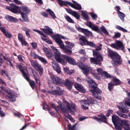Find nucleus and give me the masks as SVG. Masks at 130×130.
Listing matches in <instances>:
<instances>
[{
  "label": "nucleus",
  "mask_w": 130,
  "mask_h": 130,
  "mask_svg": "<svg viewBox=\"0 0 130 130\" xmlns=\"http://www.w3.org/2000/svg\"><path fill=\"white\" fill-rule=\"evenodd\" d=\"M50 47L54 53V57L57 61L64 65H66V62L64 60L61 58L62 57L70 64L73 65L76 64L75 61L72 57L66 55L61 54L60 50L53 46H51Z\"/></svg>",
  "instance_id": "nucleus-1"
},
{
  "label": "nucleus",
  "mask_w": 130,
  "mask_h": 130,
  "mask_svg": "<svg viewBox=\"0 0 130 130\" xmlns=\"http://www.w3.org/2000/svg\"><path fill=\"white\" fill-rule=\"evenodd\" d=\"M78 66L82 70L83 73L86 76V81L89 84V86L92 88H95V86L96 85V84L90 77L87 76L88 74L89 73L95 76V74H93V71H92V69L90 67L84 64L80 63Z\"/></svg>",
  "instance_id": "nucleus-2"
},
{
  "label": "nucleus",
  "mask_w": 130,
  "mask_h": 130,
  "mask_svg": "<svg viewBox=\"0 0 130 130\" xmlns=\"http://www.w3.org/2000/svg\"><path fill=\"white\" fill-rule=\"evenodd\" d=\"M108 56L112 59V63L115 65L121 64L122 61L120 56L117 53L112 51L108 52Z\"/></svg>",
  "instance_id": "nucleus-3"
},
{
  "label": "nucleus",
  "mask_w": 130,
  "mask_h": 130,
  "mask_svg": "<svg viewBox=\"0 0 130 130\" xmlns=\"http://www.w3.org/2000/svg\"><path fill=\"white\" fill-rule=\"evenodd\" d=\"M61 38L65 40L68 39L60 34H56L54 36V39L56 42L58 44L59 47L63 50L66 46L64 45Z\"/></svg>",
  "instance_id": "nucleus-4"
},
{
  "label": "nucleus",
  "mask_w": 130,
  "mask_h": 130,
  "mask_svg": "<svg viewBox=\"0 0 130 130\" xmlns=\"http://www.w3.org/2000/svg\"><path fill=\"white\" fill-rule=\"evenodd\" d=\"M96 101L91 99L90 100H82L80 101L81 104V108L84 109H88V107L85 106H89L91 104L95 103Z\"/></svg>",
  "instance_id": "nucleus-5"
},
{
  "label": "nucleus",
  "mask_w": 130,
  "mask_h": 130,
  "mask_svg": "<svg viewBox=\"0 0 130 130\" xmlns=\"http://www.w3.org/2000/svg\"><path fill=\"white\" fill-rule=\"evenodd\" d=\"M0 88L3 90L7 93L10 96H9V98L11 101H15V96H18V94L14 93L13 91H11L10 90H7L3 87H1Z\"/></svg>",
  "instance_id": "nucleus-6"
},
{
  "label": "nucleus",
  "mask_w": 130,
  "mask_h": 130,
  "mask_svg": "<svg viewBox=\"0 0 130 130\" xmlns=\"http://www.w3.org/2000/svg\"><path fill=\"white\" fill-rule=\"evenodd\" d=\"M51 78L53 83L61 86H63L64 84V81L63 79L57 76L51 75Z\"/></svg>",
  "instance_id": "nucleus-7"
},
{
  "label": "nucleus",
  "mask_w": 130,
  "mask_h": 130,
  "mask_svg": "<svg viewBox=\"0 0 130 130\" xmlns=\"http://www.w3.org/2000/svg\"><path fill=\"white\" fill-rule=\"evenodd\" d=\"M110 46L112 47L117 50L121 49L123 50L124 48L122 42L118 40H116L115 43L111 44Z\"/></svg>",
  "instance_id": "nucleus-8"
},
{
  "label": "nucleus",
  "mask_w": 130,
  "mask_h": 130,
  "mask_svg": "<svg viewBox=\"0 0 130 130\" xmlns=\"http://www.w3.org/2000/svg\"><path fill=\"white\" fill-rule=\"evenodd\" d=\"M59 106L56 107L55 105L53 103L51 104L52 106L55 108L56 111L58 112V110L60 112L63 111L65 112H67V110L65 107V106L62 105L61 102L59 101L58 102Z\"/></svg>",
  "instance_id": "nucleus-9"
},
{
  "label": "nucleus",
  "mask_w": 130,
  "mask_h": 130,
  "mask_svg": "<svg viewBox=\"0 0 130 130\" xmlns=\"http://www.w3.org/2000/svg\"><path fill=\"white\" fill-rule=\"evenodd\" d=\"M65 104L67 108L70 111L72 114H74V112L75 110V104L74 103L69 104L66 102Z\"/></svg>",
  "instance_id": "nucleus-10"
},
{
  "label": "nucleus",
  "mask_w": 130,
  "mask_h": 130,
  "mask_svg": "<svg viewBox=\"0 0 130 130\" xmlns=\"http://www.w3.org/2000/svg\"><path fill=\"white\" fill-rule=\"evenodd\" d=\"M76 29L79 31L83 32L87 36L93 37L92 33L87 29H84L79 27H77Z\"/></svg>",
  "instance_id": "nucleus-11"
},
{
  "label": "nucleus",
  "mask_w": 130,
  "mask_h": 130,
  "mask_svg": "<svg viewBox=\"0 0 130 130\" xmlns=\"http://www.w3.org/2000/svg\"><path fill=\"white\" fill-rule=\"evenodd\" d=\"M117 107L120 110L125 113H127L128 112V110L126 107L125 104L123 103H119V105L117 106Z\"/></svg>",
  "instance_id": "nucleus-12"
},
{
  "label": "nucleus",
  "mask_w": 130,
  "mask_h": 130,
  "mask_svg": "<svg viewBox=\"0 0 130 130\" xmlns=\"http://www.w3.org/2000/svg\"><path fill=\"white\" fill-rule=\"evenodd\" d=\"M52 66L53 68L59 74L61 72L60 69L59 64L55 61H53L52 62Z\"/></svg>",
  "instance_id": "nucleus-13"
},
{
  "label": "nucleus",
  "mask_w": 130,
  "mask_h": 130,
  "mask_svg": "<svg viewBox=\"0 0 130 130\" xmlns=\"http://www.w3.org/2000/svg\"><path fill=\"white\" fill-rule=\"evenodd\" d=\"M73 2L77 6H75L74 4H72L71 2H67L66 1V3L69 6H71L72 8L76 10H80L82 9V7L79 4H78L76 2L74 1H73Z\"/></svg>",
  "instance_id": "nucleus-14"
},
{
  "label": "nucleus",
  "mask_w": 130,
  "mask_h": 130,
  "mask_svg": "<svg viewBox=\"0 0 130 130\" xmlns=\"http://www.w3.org/2000/svg\"><path fill=\"white\" fill-rule=\"evenodd\" d=\"M11 12L15 13H20L21 12L20 7L16 6L14 4H12Z\"/></svg>",
  "instance_id": "nucleus-15"
},
{
  "label": "nucleus",
  "mask_w": 130,
  "mask_h": 130,
  "mask_svg": "<svg viewBox=\"0 0 130 130\" xmlns=\"http://www.w3.org/2000/svg\"><path fill=\"white\" fill-rule=\"evenodd\" d=\"M112 122L114 125L119 124L121 120L119 117L116 115H113L112 117Z\"/></svg>",
  "instance_id": "nucleus-16"
},
{
  "label": "nucleus",
  "mask_w": 130,
  "mask_h": 130,
  "mask_svg": "<svg viewBox=\"0 0 130 130\" xmlns=\"http://www.w3.org/2000/svg\"><path fill=\"white\" fill-rule=\"evenodd\" d=\"M93 55L96 58L97 61H101L102 60L103 58L100 53L94 50L93 51Z\"/></svg>",
  "instance_id": "nucleus-17"
},
{
  "label": "nucleus",
  "mask_w": 130,
  "mask_h": 130,
  "mask_svg": "<svg viewBox=\"0 0 130 130\" xmlns=\"http://www.w3.org/2000/svg\"><path fill=\"white\" fill-rule=\"evenodd\" d=\"M45 29L41 28L40 29L46 35H50L52 34L53 31L51 28L47 26H45Z\"/></svg>",
  "instance_id": "nucleus-18"
},
{
  "label": "nucleus",
  "mask_w": 130,
  "mask_h": 130,
  "mask_svg": "<svg viewBox=\"0 0 130 130\" xmlns=\"http://www.w3.org/2000/svg\"><path fill=\"white\" fill-rule=\"evenodd\" d=\"M21 12L23 13L26 14H28L30 12V10L28 7L26 6H22L20 7Z\"/></svg>",
  "instance_id": "nucleus-19"
},
{
  "label": "nucleus",
  "mask_w": 130,
  "mask_h": 130,
  "mask_svg": "<svg viewBox=\"0 0 130 130\" xmlns=\"http://www.w3.org/2000/svg\"><path fill=\"white\" fill-rule=\"evenodd\" d=\"M79 42L80 45L82 46L85 45L87 44L88 40L85 37L82 36L79 39Z\"/></svg>",
  "instance_id": "nucleus-20"
},
{
  "label": "nucleus",
  "mask_w": 130,
  "mask_h": 130,
  "mask_svg": "<svg viewBox=\"0 0 130 130\" xmlns=\"http://www.w3.org/2000/svg\"><path fill=\"white\" fill-rule=\"evenodd\" d=\"M74 86L75 88L79 91L83 93L85 92V90L81 85L78 84H75L74 85Z\"/></svg>",
  "instance_id": "nucleus-21"
},
{
  "label": "nucleus",
  "mask_w": 130,
  "mask_h": 130,
  "mask_svg": "<svg viewBox=\"0 0 130 130\" xmlns=\"http://www.w3.org/2000/svg\"><path fill=\"white\" fill-rule=\"evenodd\" d=\"M17 66L20 69L21 71L22 72L23 74L25 77V78L28 81L29 80V78L28 77L26 76V74L24 70L22 69L23 68L24 69V68L22 66V64H21L20 65H17Z\"/></svg>",
  "instance_id": "nucleus-22"
},
{
  "label": "nucleus",
  "mask_w": 130,
  "mask_h": 130,
  "mask_svg": "<svg viewBox=\"0 0 130 130\" xmlns=\"http://www.w3.org/2000/svg\"><path fill=\"white\" fill-rule=\"evenodd\" d=\"M5 18L7 20H9L11 22L16 23L18 21V19L16 18L12 17H11L10 16H6Z\"/></svg>",
  "instance_id": "nucleus-23"
},
{
  "label": "nucleus",
  "mask_w": 130,
  "mask_h": 130,
  "mask_svg": "<svg viewBox=\"0 0 130 130\" xmlns=\"http://www.w3.org/2000/svg\"><path fill=\"white\" fill-rule=\"evenodd\" d=\"M57 90L54 91H49V93L52 94H58L59 95H60L62 93V92L61 90L59 88H58Z\"/></svg>",
  "instance_id": "nucleus-24"
},
{
  "label": "nucleus",
  "mask_w": 130,
  "mask_h": 130,
  "mask_svg": "<svg viewBox=\"0 0 130 130\" xmlns=\"http://www.w3.org/2000/svg\"><path fill=\"white\" fill-rule=\"evenodd\" d=\"M20 13L22 18L24 21L27 22H29V19L27 15V14L24 13Z\"/></svg>",
  "instance_id": "nucleus-25"
},
{
  "label": "nucleus",
  "mask_w": 130,
  "mask_h": 130,
  "mask_svg": "<svg viewBox=\"0 0 130 130\" xmlns=\"http://www.w3.org/2000/svg\"><path fill=\"white\" fill-rule=\"evenodd\" d=\"M120 123L121 126L123 127L125 126H126L130 125V122L126 120H121Z\"/></svg>",
  "instance_id": "nucleus-26"
},
{
  "label": "nucleus",
  "mask_w": 130,
  "mask_h": 130,
  "mask_svg": "<svg viewBox=\"0 0 130 130\" xmlns=\"http://www.w3.org/2000/svg\"><path fill=\"white\" fill-rule=\"evenodd\" d=\"M35 69L38 71L41 74L43 71V69L41 67V66L38 63L34 68Z\"/></svg>",
  "instance_id": "nucleus-27"
},
{
  "label": "nucleus",
  "mask_w": 130,
  "mask_h": 130,
  "mask_svg": "<svg viewBox=\"0 0 130 130\" xmlns=\"http://www.w3.org/2000/svg\"><path fill=\"white\" fill-rule=\"evenodd\" d=\"M64 85L66 86L69 89H71L72 87V83L68 80H67L65 82L64 81Z\"/></svg>",
  "instance_id": "nucleus-28"
},
{
  "label": "nucleus",
  "mask_w": 130,
  "mask_h": 130,
  "mask_svg": "<svg viewBox=\"0 0 130 130\" xmlns=\"http://www.w3.org/2000/svg\"><path fill=\"white\" fill-rule=\"evenodd\" d=\"M111 82L112 83L113 85H117L120 84V81L118 79L113 78Z\"/></svg>",
  "instance_id": "nucleus-29"
},
{
  "label": "nucleus",
  "mask_w": 130,
  "mask_h": 130,
  "mask_svg": "<svg viewBox=\"0 0 130 130\" xmlns=\"http://www.w3.org/2000/svg\"><path fill=\"white\" fill-rule=\"evenodd\" d=\"M65 43L66 44V46L69 48H72L74 46V43H72L69 41H66Z\"/></svg>",
  "instance_id": "nucleus-30"
},
{
  "label": "nucleus",
  "mask_w": 130,
  "mask_h": 130,
  "mask_svg": "<svg viewBox=\"0 0 130 130\" xmlns=\"http://www.w3.org/2000/svg\"><path fill=\"white\" fill-rule=\"evenodd\" d=\"M91 28L92 30L95 31H97L99 32H101V31L99 29L98 27L97 26L95 25L94 24L92 25V26Z\"/></svg>",
  "instance_id": "nucleus-31"
},
{
  "label": "nucleus",
  "mask_w": 130,
  "mask_h": 130,
  "mask_svg": "<svg viewBox=\"0 0 130 130\" xmlns=\"http://www.w3.org/2000/svg\"><path fill=\"white\" fill-rule=\"evenodd\" d=\"M72 15L75 17L76 19H78L80 18V15L77 12L73 11Z\"/></svg>",
  "instance_id": "nucleus-32"
},
{
  "label": "nucleus",
  "mask_w": 130,
  "mask_h": 130,
  "mask_svg": "<svg viewBox=\"0 0 130 130\" xmlns=\"http://www.w3.org/2000/svg\"><path fill=\"white\" fill-rule=\"evenodd\" d=\"M118 14L120 19L122 21H123L124 18L125 16L124 14L119 11H118Z\"/></svg>",
  "instance_id": "nucleus-33"
},
{
  "label": "nucleus",
  "mask_w": 130,
  "mask_h": 130,
  "mask_svg": "<svg viewBox=\"0 0 130 130\" xmlns=\"http://www.w3.org/2000/svg\"><path fill=\"white\" fill-rule=\"evenodd\" d=\"M81 12L82 14V15L85 19L88 20L89 19V18L87 15L86 12L85 11H81Z\"/></svg>",
  "instance_id": "nucleus-34"
},
{
  "label": "nucleus",
  "mask_w": 130,
  "mask_h": 130,
  "mask_svg": "<svg viewBox=\"0 0 130 130\" xmlns=\"http://www.w3.org/2000/svg\"><path fill=\"white\" fill-rule=\"evenodd\" d=\"M65 18L66 20L68 22L72 23H74V21L68 16H65Z\"/></svg>",
  "instance_id": "nucleus-35"
},
{
  "label": "nucleus",
  "mask_w": 130,
  "mask_h": 130,
  "mask_svg": "<svg viewBox=\"0 0 130 130\" xmlns=\"http://www.w3.org/2000/svg\"><path fill=\"white\" fill-rule=\"evenodd\" d=\"M110 75L106 72H103L102 73L101 76L102 78L105 79L110 77Z\"/></svg>",
  "instance_id": "nucleus-36"
},
{
  "label": "nucleus",
  "mask_w": 130,
  "mask_h": 130,
  "mask_svg": "<svg viewBox=\"0 0 130 130\" xmlns=\"http://www.w3.org/2000/svg\"><path fill=\"white\" fill-rule=\"evenodd\" d=\"M90 61L91 63H93L94 64H99V65H100L101 64V63H98V62L96 59H95L93 58H90Z\"/></svg>",
  "instance_id": "nucleus-37"
},
{
  "label": "nucleus",
  "mask_w": 130,
  "mask_h": 130,
  "mask_svg": "<svg viewBox=\"0 0 130 130\" xmlns=\"http://www.w3.org/2000/svg\"><path fill=\"white\" fill-rule=\"evenodd\" d=\"M96 85H95V88H93L94 90V91H92V93L94 92L96 94H99L101 93L102 91L100 89L98 88H97L96 87Z\"/></svg>",
  "instance_id": "nucleus-38"
},
{
  "label": "nucleus",
  "mask_w": 130,
  "mask_h": 130,
  "mask_svg": "<svg viewBox=\"0 0 130 130\" xmlns=\"http://www.w3.org/2000/svg\"><path fill=\"white\" fill-rule=\"evenodd\" d=\"M63 70L65 72L67 73V74H71L74 72L73 70H72L71 71H70L67 68H64L63 69Z\"/></svg>",
  "instance_id": "nucleus-39"
},
{
  "label": "nucleus",
  "mask_w": 130,
  "mask_h": 130,
  "mask_svg": "<svg viewBox=\"0 0 130 130\" xmlns=\"http://www.w3.org/2000/svg\"><path fill=\"white\" fill-rule=\"evenodd\" d=\"M98 116L101 118L102 121L105 123H107V120L106 117L103 114L98 115Z\"/></svg>",
  "instance_id": "nucleus-40"
},
{
  "label": "nucleus",
  "mask_w": 130,
  "mask_h": 130,
  "mask_svg": "<svg viewBox=\"0 0 130 130\" xmlns=\"http://www.w3.org/2000/svg\"><path fill=\"white\" fill-rule=\"evenodd\" d=\"M64 52L68 54L71 55L72 53L71 50L67 48L66 47L63 50Z\"/></svg>",
  "instance_id": "nucleus-41"
},
{
  "label": "nucleus",
  "mask_w": 130,
  "mask_h": 130,
  "mask_svg": "<svg viewBox=\"0 0 130 130\" xmlns=\"http://www.w3.org/2000/svg\"><path fill=\"white\" fill-rule=\"evenodd\" d=\"M87 45H88L93 47H96V45L95 43H94L93 42H90L88 41H87Z\"/></svg>",
  "instance_id": "nucleus-42"
},
{
  "label": "nucleus",
  "mask_w": 130,
  "mask_h": 130,
  "mask_svg": "<svg viewBox=\"0 0 130 130\" xmlns=\"http://www.w3.org/2000/svg\"><path fill=\"white\" fill-rule=\"evenodd\" d=\"M18 40L20 42L25 39L21 33L18 34Z\"/></svg>",
  "instance_id": "nucleus-43"
},
{
  "label": "nucleus",
  "mask_w": 130,
  "mask_h": 130,
  "mask_svg": "<svg viewBox=\"0 0 130 130\" xmlns=\"http://www.w3.org/2000/svg\"><path fill=\"white\" fill-rule=\"evenodd\" d=\"M116 28L120 30H121L124 32H127V30L126 29L122 28V27L118 26L117 25L116 26Z\"/></svg>",
  "instance_id": "nucleus-44"
},
{
  "label": "nucleus",
  "mask_w": 130,
  "mask_h": 130,
  "mask_svg": "<svg viewBox=\"0 0 130 130\" xmlns=\"http://www.w3.org/2000/svg\"><path fill=\"white\" fill-rule=\"evenodd\" d=\"M93 94L94 97L98 100H101V96L98 94H96L94 92H93Z\"/></svg>",
  "instance_id": "nucleus-45"
},
{
  "label": "nucleus",
  "mask_w": 130,
  "mask_h": 130,
  "mask_svg": "<svg viewBox=\"0 0 130 130\" xmlns=\"http://www.w3.org/2000/svg\"><path fill=\"white\" fill-rule=\"evenodd\" d=\"M38 59L42 62L45 63H47V61L46 60L45 58L43 57L39 56V57H38Z\"/></svg>",
  "instance_id": "nucleus-46"
},
{
  "label": "nucleus",
  "mask_w": 130,
  "mask_h": 130,
  "mask_svg": "<svg viewBox=\"0 0 130 130\" xmlns=\"http://www.w3.org/2000/svg\"><path fill=\"white\" fill-rule=\"evenodd\" d=\"M30 55L31 56L33 57L34 59H37L38 58V57H39V56L37 55L34 52H31L30 53Z\"/></svg>",
  "instance_id": "nucleus-47"
},
{
  "label": "nucleus",
  "mask_w": 130,
  "mask_h": 130,
  "mask_svg": "<svg viewBox=\"0 0 130 130\" xmlns=\"http://www.w3.org/2000/svg\"><path fill=\"white\" fill-rule=\"evenodd\" d=\"M115 85H113L112 83L111 82L108 83V89L109 90L111 91L113 86Z\"/></svg>",
  "instance_id": "nucleus-48"
},
{
  "label": "nucleus",
  "mask_w": 130,
  "mask_h": 130,
  "mask_svg": "<svg viewBox=\"0 0 130 130\" xmlns=\"http://www.w3.org/2000/svg\"><path fill=\"white\" fill-rule=\"evenodd\" d=\"M101 30L102 31L104 32L106 35H108V34L106 29L104 27H102L100 28Z\"/></svg>",
  "instance_id": "nucleus-49"
},
{
  "label": "nucleus",
  "mask_w": 130,
  "mask_h": 130,
  "mask_svg": "<svg viewBox=\"0 0 130 130\" xmlns=\"http://www.w3.org/2000/svg\"><path fill=\"white\" fill-rule=\"evenodd\" d=\"M31 65L34 68L38 63L35 60L31 61Z\"/></svg>",
  "instance_id": "nucleus-50"
},
{
  "label": "nucleus",
  "mask_w": 130,
  "mask_h": 130,
  "mask_svg": "<svg viewBox=\"0 0 130 130\" xmlns=\"http://www.w3.org/2000/svg\"><path fill=\"white\" fill-rule=\"evenodd\" d=\"M4 34L6 37L9 38H11L12 36L10 32L7 31H6L4 33Z\"/></svg>",
  "instance_id": "nucleus-51"
},
{
  "label": "nucleus",
  "mask_w": 130,
  "mask_h": 130,
  "mask_svg": "<svg viewBox=\"0 0 130 130\" xmlns=\"http://www.w3.org/2000/svg\"><path fill=\"white\" fill-rule=\"evenodd\" d=\"M30 29L28 28H27V29L26 30V35L27 37H28V38H30V35L29 32L30 31Z\"/></svg>",
  "instance_id": "nucleus-52"
},
{
  "label": "nucleus",
  "mask_w": 130,
  "mask_h": 130,
  "mask_svg": "<svg viewBox=\"0 0 130 130\" xmlns=\"http://www.w3.org/2000/svg\"><path fill=\"white\" fill-rule=\"evenodd\" d=\"M22 45L26 46L28 44L27 43L25 40V39L20 41Z\"/></svg>",
  "instance_id": "nucleus-53"
},
{
  "label": "nucleus",
  "mask_w": 130,
  "mask_h": 130,
  "mask_svg": "<svg viewBox=\"0 0 130 130\" xmlns=\"http://www.w3.org/2000/svg\"><path fill=\"white\" fill-rule=\"evenodd\" d=\"M70 126H71V125L70 124H69L68 126V128L70 130H74V129L75 127V125H73L71 128H70Z\"/></svg>",
  "instance_id": "nucleus-54"
},
{
  "label": "nucleus",
  "mask_w": 130,
  "mask_h": 130,
  "mask_svg": "<svg viewBox=\"0 0 130 130\" xmlns=\"http://www.w3.org/2000/svg\"><path fill=\"white\" fill-rule=\"evenodd\" d=\"M58 2V3L61 6H62L63 5H65L66 4H65V2H64L63 1H62L61 0H60Z\"/></svg>",
  "instance_id": "nucleus-55"
},
{
  "label": "nucleus",
  "mask_w": 130,
  "mask_h": 130,
  "mask_svg": "<svg viewBox=\"0 0 130 130\" xmlns=\"http://www.w3.org/2000/svg\"><path fill=\"white\" fill-rule=\"evenodd\" d=\"M36 74V72H33V74L34 75V76L35 77V78L36 81V82L38 84L39 83V80H38V77H37V74H36L35 75L34 74V73Z\"/></svg>",
  "instance_id": "nucleus-56"
},
{
  "label": "nucleus",
  "mask_w": 130,
  "mask_h": 130,
  "mask_svg": "<svg viewBox=\"0 0 130 130\" xmlns=\"http://www.w3.org/2000/svg\"><path fill=\"white\" fill-rule=\"evenodd\" d=\"M119 124H117L114 125L115 128L116 130H121L122 127L118 126Z\"/></svg>",
  "instance_id": "nucleus-57"
},
{
  "label": "nucleus",
  "mask_w": 130,
  "mask_h": 130,
  "mask_svg": "<svg viewBox=\"0 0 130 130\" xmlns=\"http://www.w3.org/2000/svg\"><path fill=\"white\" fill-rule=\"evenodd\" d=\"M97 73L99 74H100L103 72L101 68H98L97 70Z\"/></svg>",
  "instance_id": "nucleus-58"
},
{
  "label": "nucleus",
  "mask_w": 130,
  "mask_h": 130,
  "mask_svg": "<svg viewBox=\"0 0 130 130\" xmlns=\"http://www.w3.org/2000/svg\"><path fill=\"white\" fill-rule=\"evenodd\" d=\"M67 115H66V117H68L71 121H72V122L75 121V120L71 117V116L69 115L68 114H67Z\"/></svg>",
  "instance_id": "nucleus-59"
},
{
  "label": "nucleus",
  "mask_w": 130,
  "mask_h": 130,
  "mask_svg": "<svg viewBox=\"0 0 130 130\" xmlns=\"http://www.w3.org/2000/svg\"><path fill=\"white\" fill-rule=\"evenodd\" d=\"M121 36V34L120 33L116 32L115 33L114 36V37L115 38H117L120 37Z\"/></svg>",
  "instance_id": "nucleus-60"
},
{
  "label": "nucleus",
  "mask_w": 130,
  "mask_h": 130,
  "mask_svg": "<svg viewBox=\"0 0 130 130\" xmlns=\"http://www.w3.org/2000/svg\"><path fill=\"white\" fill-rule=\"evenodd\" d=\"M33 30L34 31H35L37 33H38L39 34H40L41 35H43V33L41 31H40V30H37V29H33Z\"/></svg>",
  "instance_id": "nucleus-61"
},
{
  "label": "nucleus",
  "mask_w": 130,
  "mask_h": 130,
  "mask_svg": "<svg viewBox=\"0 0 130 130\" xmlns=\"http://www.w3.org/2000/svg\"><path fill=\"white\" fill-rule=\"evenodd\" d=\"M46 56L48 58L51 57L53 55L52 53L49 51L46 54Z\"/></svg>",
  "instance_id": "nucleus-62"
},
{
  "label": "nucleus",
  "mask_w": 130,
  "mask_h": 130,
  "mask_svg": "<svg viewBox=\"0 0 130 130\" xmlns=\"http://www.w3.org/2000/svg\"><path fill=\"white\" fill-rule=\"evenodd\" d=\"M113 111L111 110H109L108 111V112L106 114V116L108 117L111 113L113 112Z\"/></svg>",
  "instance_id": "nucleus-63"
},
{
  "label": "nucleus",
  "mask_w": 130,
  "mask_h": 130,
  "mask_svg": "<svg viewBox=\"0 0 130 130\" xmlns=\"http://www.w3.org/2000/svg\"><path fill=\"white\" fill-rule=\"evenodd\" d=\"M90 15L92 18L93 19H95L97 17V15L94 13H91Z\"/></svg>",
  "instance_id": "nucleus-64"
}]
</instances>
